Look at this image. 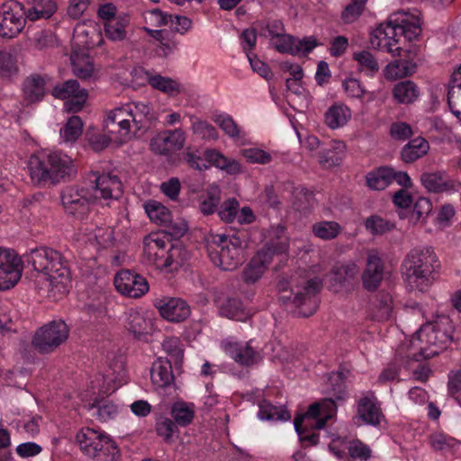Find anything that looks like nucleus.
I'll return each instance as SVG.
<instances>
[{
    "mask_svg": "<svg viewBox=\"0 0 461 461\" xmlns=\"http://www.w3.org/2000/svg\"><path fill=\"white\" fill-rule=\"evenodd\" d=\"M27 172L34 185L45 187L69 179L76 173V167L67 154L41 149L28 158Z\"/></svg>",
    "mask_w": 461,
    "mask_h": 461,
    "instance_id": "f257e3e1",
    "label": "nucleus"
},
{
    "mask_svg": "<svg viewBox=\"0 0 461 461\" xmlns=\"http://www.w3.org/2000/svg\"><path fill=\"white\" fill-rule=\"evenodd\" d=\"M152 119V109L146 102H131L108 112L104 120V131L110 140L122 144Z\"/></svg>",
    "mask_w": 461,
    "mask_h": 461,
    "instance_id": "f03ea898",
    "label": "nucleus"
},
{
    "mask_svg": "<svg viewBox=\"0 0 461 461\" xmlns=\"http://www.w3.org/2000/svg\"><path fill=\"white\" fill-rule=\"evenodd\" d=\"M28 262L48 282L50 295L59 297L68 292L71 273L68 261L60 252L50 248H38L31 251Z\"/></svg>",
    "mask_w": 461,
    "mask_h": 461,
    "instance_id": "7ed1b4c3",
    "label": "nucleus"
},
{
    "mask_svg": "<svg viewBox=\"0 0 461 461\" xmlns=\"http://www.w3.org/2000/svg\"><path fill=\"white\" fill-rule=\"evenodd\" d=\"M402 267L407 286L424 293L435 282L439 264L434 250L426 247L411 250L402 262Z\"/></svg>",
    "mask_w": 461,
    "mask_h": 461,
    "instance_id": "20e7f679",
    "label": "nucleus"
},
{
    "mask_svg": "<svg viewBox=\"0 0 461 461\" xmlns=\"http://www.w3.org/2000/svg\"><path fill=\"white\" fill-rule=\"evenodd\" d=\"M322 287V281L319 277L298 279L292 276L291 280L282 279L277 284L280 293L279 299L284 303H292L298 308V314L303 317L312 315L318 306V294Z\"/></svg>",
    "mask_w": 461,
    "mask_h": 461,
    "instance_id": "39448f33",
    "label": "nucleus"
},
{
    "mask_svg": "<svg viewBox=\"0 0 461 461\" xmlns=\"http://www.w3.org/2000/svg\"><path fill=\"white\" fill-rule=\"evenodd\" d=\"M449 323L447 317L441 316L433 322L424 324L411 339L408 357L421 361L433 357L444 350L451 335L445 327Z\"/></svg>",
    "mask_w": 461,
    "mask_h": 461,
    "instance_id": "423d86ee",
    "label": "nucleus"
},
{
    "mask_svg": "<svg viewBox=\"0 0 461 461\" xmlns=\"http://www.w3.org/2000/svg\"><path fill=\"white\" fill-rule=\"evenodd\" d=\"M249 239L247 231L229 236L217 234L208 246V256L212 264L224 271L237 269L245 260Z\"/></svg>",
    "mask_w": 461,
    "mask_h": 461,
    "instance_id": "0eeeda50",
    "label": "nucleus"
},
{
    "mask_svg": "<svg viewBox=\"0 0 461 461\" xmlns=\"http://www.w3.org/2000/svg\"><path fill=\"white\" fill-rule=\"evenodd\" d=\"M337 414V403L332 398H325L311 404L307 411L297 416L294 420V429L303 442L316 445L319 442V434L312 429H321L325 427L328 420Z\"/></svg>",
    "mask_w": 461,
    "mask_h": 461,
    "instance_id": "6e6552de",
    "label": "nucleus"
},
{
    "mask_svg": "<svg viewBox=\"0 0 461 461\" xmlns=\"http://www.w3.org/2000/svg\"><path fill=\"white\" fill-rule=\"evenodd\" d=\"M68 336L69 328L65 321H52L35 331L32 345L40 354H50L65 343Z\"/></svg>",
    "mask_w": 461,
    "mask_h": 461,
    "instance_id": "1a4fd4ad",
    "label": "nucleus"
},
{
    "mask_svg": "<svg viewBox=\"0 0 461 461\" xmlns=\"http://www.w3.org/2000/svg\"><path fill=\"white\" fill-rule=\"evenodd\" d=\"M24 6L16 0H8L0 6V36L14 38L24 28L26 22Z\"/></svg>",
    "mask_w": 461,
    "mask_h": 461,
    "instance_id": "9d476101",
    "label": "nucleus"
},
{
    "mask_svg": "<svg viewBox=\"0 0 461 461\" xmlns=\"http://www.w3.org/2000/svg\"><path fill=\"white\" fill-rule=\"evenodd\" d=\"M98 200L89 187L68 186L61 194L62 205L68 214L83 218L90 210V206Z\"/></svg>",
    "mask_w": 461,
    "mask_h": 461,
    "instance_id": "9b49d317",
    "label": "nucleus"
},
{
    "mask_svg": "<svg viewBox=\"0 0 461 461\" xmlns=\"http://www.w3.org/2000/svg\"><path fill=\"white\" fill-rule=\"evenodd\" d=\"M23 269V261L15 251L0 247V290L13 288L20 281Z\"/></svg>",
    "mask_w": 461,
    "mask_h": 461,
    "instance_id": "f8f14e48",
    "label": "nucleus"
},
{
    "mask_svg": "<svg viewBox=\"0 0 461 461\" xmlns=\"http://www.w3.org/2000/svg\"><path fill=\"white\" fill-rule=\"evenodd\" d=\"M270 44L279 53H287L293 56L307 55L319 45L313 36L299 39L285 32L276 38L270 39Z\"/></svg>",
    "mask_w": 461,
    "mask_h": 461,
    "instance_id": "ddd939ff",
    "label": "nucleus"
},
{
    "mask_svg": "<svg viewBox=\"0 0 461 461\" xmlns=\"http://www.w3.org/2000/svg\"><path fill=\"white\" fill-rule=\"evenodd\" d=\"M224 353L240 366H249L260 359L258 350L252 347V340L242 342L233 338H227L221 342Z\"/></svg>",
    "mask_w": 461,
    "mask_h": 461,
    "instance_id": "4468645a",
    "label": "nucleus"
},
{
    "mask_svg": "<svg viewBox=\"0 0 461 461\" xmlns=\"http://www.w3.org/2000/svg\"><path fill=\"white\" fill-rule=\"evenodd\" d=\"M54 97L66 100L64 109L67 112L77 113L80 111L88 96L87 91L81 88L77 80L69 79L53 88Z\"/></svg>",
    "mask_w": 461,
    "mask_h": 461,
    "instance_id": "2eb2a0df",
    "label": "nucleus"
},
{
    "mask_svg": "<svg viewBox=\"0 0 461 461\" xmlns=\"http://www.w3.org/2000/svg\"><path fill=\"white\" fill-rule=\"evenodd\" d=\"M399 41L398 32L391 23V17L375 29L370 37V43L374 49L391 53L393 56H401L402 48L398 46Z\"/></svg>",
    "mask_w": 461,
    "mask_h": 461,
    "instance_id": "dca6fc26",
    "label": "nucleus"
},
{
    "mask_svg": "<svg viewBox=\"0 0 461 461\" xmlns=\"http://www.w3.org/2000/svg\"><path fill=\"white\" fill-rule=\"evenodd\" d=\"M113 283L120 294L131 298H139L149 291L146 279L130 270L119 271L114 276Z\"/></svg>",
    "mask_w": 461,
    "mask_h": 461,
    "instance_id": "f3484780",
    "label": "nucleus"
},
{
    "mask_svg": "<svg viewBox=\"0 0 461 461\" xmlns=\"http://www.w3.org/2000/svg\"><path fill=\"white\" fill-rule=\"evenodd\" d=\"M185 143V133L181 129L167 130L155 136L150 141L151 150L159 155H169L180 150Z\"/></svg>",
    "mask_w": 461,
    "mask_h": 461,
    "instance_id": "a211bd4d",
    "label": "nucleus"
},
{
    "mask_svg": "<svg viewBox=\"0 0 461 461\" xmlns=\"http://www.w3.org/2000/svg\"><path fill=\"white\" fill-rule=\"evenodd\" d=\"M273 260L271 249H260L242 270L241 278L245 284L257 283L265 274Z\"/></svg>",
    "mask_w": 461,
    "mask_h": 461,
    "instance_id": "6ab92c4d",
    "label": "nucleus"
},
{
    "mask_svg": "<svg viewBox=\"0 0 461 461\" xmlns=\"http://www.w3.org/2000/svg\"><path fill=\"white\" fill-rule=\"evenodd\" d=\"M384 276V264L377 251L367 253L366 267L362 274V283L367 291H375L381 285Z\"/></svg>",
    "mask_w": 461,
    "mask_h": 461,
    "instance_id": "aec40b11",
    "label": "nucleus"
},
{
    "mask_svg": "<svg viewBox=\"0 0 461 461\" xmlns=\"http://www.w3.org/2000/svg\"><path fill=\"white\" fill-rule=\"evenodd\" d=\"M169 241L166 235L158 233L149 234L143 241V254L149 264L163 268V259L167 256V248Z\"/></svg>",
    "mask_w": 461,
    "mask_h": 461,
    "instance_id": "412c9836",
    "label": "nucleus"
},
{
    "mask_svg": "<svg viewBox=\"0 0 461 461\" xmlns=\"http://www.w3.org/2000/svg\"><path fill=\"white\" fill-rule=\"evenodd\" d=\"M95 185L89 187L98 199L116 200L122 194V184L120 178L112 174H103L95 179Z\"/></svg>",
    "mask_w": 461,
    "mask_h": 461,
    "instance_id": "4be33fe9",
    "label": "nucleus"
},
{
    "mask_svg": "<svg viewBox=\"0 0 461 461\" xmlns=\"http://www.w3.org/2000/svg\"><path fill=\"white\" fill-rule=\"evenodd\" d=\"M160 315L173 322L185 321L190 315V307L185 301L180 298H167L157 303Z\"/></svg>",
    "mask_w": 461,
    "mask_h": 461,
    "instance_id": "5701e85b",
    "label": "nucleus"
},
{
    "mask_svg": "<svg viewBox=\"0 0 461 461\" xmlns=\"http://www.w3.org/2000/svg\"><path fill=\"white\" fill-rule=\"evenodd\" d=\"M359 418L368 425H378L384 418L380 403L373 393L360 398L357 403Z\"/></svg>",
    "mask_w": 461,
    "mask_h": 461,
    "instance_id": "b1692460",
    "label": "nucleus"
},
{
    "mask_svg": "<svg viewBox=\"0 0 461 461\" xmlns=\"http://www.w3.org/2000/svg\"><path fill=\"white\" fill-rule=\"evenodd\" d=\"M391 23H393L398 37L403 36L408 41L416 39L420 33V24L419 18L409 15L406 13L399 12L392 14Z\"/></svg>",
    "mask_w": 461,
    "mask_h": 461,
    "instance_id": "393cba45",
    "label": "nucleus"
},
{
    "mask_svg": "<svg viewBox=\"0 0 461 461\" xmlns=\"http://www.w3.org/2000/svg\"><path fill=\"white\" fill-rule=\"evenodd\" d=\"M422 185L432 193H449L457 190L459 184L451 179L445 172L423 173L420 176Z\"/></svg>",
    "mask_w": 461,
    "mask_h": 461,
    "instance_id": "a878e982",
    "label": "nucleus"
},
{
    "mask_svg": "<svg viewBox=\"0 0 461 461\" xmlns=\"http://www.w3.org/2000/svg\"><path fill=\"white\" fill-rule=\"evenodd\" d=\"M126 329L137 339L148 335L152 330V322L143 312L130 309L126 312Z\"/></svg>",
    "mask_w": 461,
    "mask_h": 461,
    "instance_id": "bb28decb",
    "label": "nucleus"
},
{
    "mask_svg": "<svg viewBox=\"0 0 461 461\" xmlns=\"http://www.w3.org/2000/svg\"><path fill=\"white\" fill-rule=\"evenodd\" d=\"M359 268L354 262H348L333 267L331 270L330 284L335 291L348 285L357 276Z\"/></svg>",
    "mask_w": 461,
    "mask_h": 461,
    "instance_id": "cd10ccee",
    "label": "nucleus"
},
{
    "mask_svg": "<svg viewBox=\"0 0 461 461\" xmlns=\"http://www.w3.org/2000/svg\"><path fill=\"white\" fill-rule=\"evenodd\" d=\"M81 451L87 456H96L97 446H102L104 433L91 428H83L77 434Z\"/></svg>",
    "mask_w": 461,
    "mask_h": 461,
    "instance_id": "c85d7f7f",
    "label": "nucleus"
},
{
    "mask_svg": "<svg viewBox=\"0 0 461 461\" xmlns=\"http://www.w3.org/2000/svg\"><path fill=\"white\" fill-rule=\"evenodd\" d=\"M204 158L215 167L226 172L229 175L241 173L242 167L239 161L225 157L217 149H208L203 153Z\"/></svg>",
    "mask_w": 461,
    "mask_h": 461,
    "instance_id": "c756f323",
    "label": "nucleus"
},
{
    "mask_svg": "<svg viewBox=\"0 0 461 461\" xmlns=\"http://www.w3.org/2000/svg\"><path fill=\"white\" fill-rule=\"evenodd\" d=\"M150 378L153 384L158 388H165L174 380L171 363L162 357L153 362L150 369Z\"/></svg>",
    "mask_w": 461,
    "mask_h": 461,
    "instance_id": "7c9ffc66",
    "label": "nucleus"
},
{
    "mask_svg": "<svg viewBox=\"0 0 461 461\" xmlns=\"http://www.w3.org/2000/svg\"><path fill=\"white\" fill-rule=\"evenodd\" d=\"M130 16L125 14L117 15L113 20L104 23L105 36L112 41H122L127 39Z\"/></svg>",
    "mask_w": 461,
    "mask_h": 461,
    "instance_id": "2f4dec72",
    "label": "nucleus"
},
{
    "mask_svg": "<svg viewBox=\"0 0 461 461\" xmlns=\"http://www.w3.org/2000/svg\"><path fill=\"white\" fill-rule=\"evenodd\" d=\"M136 73H142L148 83L155 89L159 90L168 95H176L181 92V85L167 77L161 75H152L142 69L135 70Z\"/></svg>",
    "mask_w": 461,
    "mask_h": 461,
    "instance_id": "473e14b6",
    "label": "nucleus"
},
{
    "mask_svg": "<svg viewBox=\"0 0 461 461\" xmlns=\"http://www.w3.org/2000/svg\"><path fill=\"white\" fill-rule=\"evenodd\" d=\"M393 302L392 295L385 292L377 294L371 305L372 317L379 321L389 320L393 315Z\"/></svg>",
    "mask_w": 461,
    "mask_h": 461,
    "instance_id": "72a5a7b5",
    "label": "nucleus"
},
{
    "mask_svg": "<svg viewBox=\"0 0 461 461\" xmlns=\"http://www.w3.org/2000/svg\"><path fill=\"white\" fill-rule=\"evenodd\" d=\"M143 208L152 222L161 226L171 224L172 213L162 203L149 199L144 203Z\"/></svg>",
    "mask_w": 461,
    "mask_h": 461,
    "instance_id": "f704fd0d",
    "label": "nucleus"
},
{
    "mask_svg": "<svg viewBox=\"0 0 461 461\" xmlns=\"http://www.w3.org/2000/svg\"><path fill=\"white\" fill-rule=\"evenodd\" d=\"M45 79L44 77L33 75L27 77L23 83V94L25 101L33 104L42 100L45 95Z\"/></svg>",
    "mask_w": 461,
    "mask_h": 461,
    "instance_id": "c9c22d12",
    "label": "nucleus"
},
{
    "mask_svg": "<svg viewBox=\"0 0 461 461\" xmlns=\"http://www.w3.org/2000/svg\"><path fill=\"white\" fill-rule=\"evenodd\" d=\"M91 415L101 422L114 420L120 413V406L108 399L95 401L89 406Z\"/></svg>",
    "mask_w": 461,
    "mask_h": 461,
    "instance_id": "e433bc0d",
    "label": "nucleus"
},
{
    "mask_svg": "<svg viewBox=\"0 0 461 461\" xmlns=\"http://www.w3.org/2000/svg\"><path fill=\"white\" fill-rule=\"evenodd\" d=\"M29 5L31 6L25 11V15L31 21L49 19L57 11L54 0H30Z\"/></svg>",
    "mask_w": 461,
    "mask_h": 461,
    "instance_id": "4c0bfd02",
    "label": "nucleus"
},
{
    "mask_svg": "<svg viewBox=\"0 0 461 461\" xmlns=\"http://www.w3.org/2000/svg\"><path fill=\"white\" fill-rule=\"evenodd\" d=\"M267 239V244L261 249H271L273 255L275 253H283L288 248V239L285 233V228L283 225L272 226L267 230L266 235Z\"/></svg>",
    "mask_w": 461,
    "mask_h": 461,
    "instance_id": "58836bf2",
    "label": "nucleus"
},
{
    "mask_svg": "<svg viewBox=\"0 0 461 461\" xmlns=\"http://www.w3.org/2000/svg\"><path fill=\"white\" fill-rule=\"evenodd\" d=\"M350 118L351 111L343 104H335L325 113V123L332 130L345 126Z\"/></svg>",
    "mask_w": 461,
    "mask_h": 461,
    "instance_id": "ea45409f",
    "label": "nucleus"
},
{
    "mask_svg": "<svg viewBox=\"0 0 461 461\" xmlns=\"http://www.w3.org/2000/svg\"><path fill=\"white\" fill-rule=\"evenodd\" d=\"M258 417L261 420L287 421L291 419V414L284 406L273 405L270 402L264 400L259 403Z\"/></svg>",
    "mask_w": 461,
    "mask_h": 461,
    "instance_id": "a19ab883",
    "label": "nucleus"
},
{
    "mask_svg": "<svg viewBox=\"0 0 461 461\" xmlns=\"http://www.w3.org/2000/svg\"><path fill=\"white\" fill-rule=\"evenodd\" d=\"M429 142L422 137L410 140L402 149V158L406 163H412L428 153Z\"/></svg>",
    "mask_w": 461,
    "mask_h": 461,
    "instance_id": "79ce46f5",
    "label": "nucleus"
},
{
    "mask_svg": "<svg viewBox=\"0 0 461 461\" xmlns=\"http://www.w3.org/2000/svg\"><path fill=\"white\" fill-rule=\"evenodd\" d=\"M346 153V144L341 140H332L330 147L320 154L319 161L326 167L338 166Z\"/></svg>",
    "mask_w": 461,
    "mask_h": 461,
    "instance_id": "37998d69",
    "label": "nucleus"
},
{
    "mask_svg": "<svg viewBox=\"0 0 461 461\" xmlns=\"http://www.w3.org/2000/svg\"><path fill=\"white\" fill-rule=\"evenodd\" d=\"M170 415L176 426L185 427L194 418V405L183 401L176 402L171 406Z\"/></svg>",
    "mask_w": 461,
    "mask_h": 461,
    "instance_id": "c03bdc74",
    "label": "nucleus"
},
{
    "mask_svg": "<svg viewBox=\"0 0 461 461\" xmlns=\"http://www.w3.org/2000/svg\"><path fill=\"white\" fill-rule=\"evenodd\" d=\"M416 64L411 60L400 59L390 62L384 68V77L388 80H396L412 75Z\"/></svg>",
    "mask_w": 461,
    "mask_h": 461,
    "instance_id": "a18cd8bd",
    "label": "nucleus"
},
{
    "mask_svg": "<svg viewBox=\"0 0 461 461\" xmlns=\"http://www.w3.org/2000/svg\"><path fill=\"white\" fill-rule=\"evenodd\" d=\"M343 89L349 98L358 99L362 103L372 102L375 95L373 92H367L361 82L354 77H348L342 82Z\"/></svg>",
    "mask_w": 461,
    "mask_h": 461,
    "instance_id": "49530a36",
    "label": "nucleus"
},
{
    "mask_svg": "<svg viewBox=\"0 0 461 461\" xmlns=\"http://www.w3.org/2000/svg\"><path fill=\"white\" fill-rule=\"evenodd\" d=\"M420 90L415 83L410 80L396 84L393 89L394 99L401 104L413 103L419 96Z\"/></svg>",
    "mask_w": 461,
    "mask_h": 461,
    "instance_id": "de8ad7c7",
    "label": "nucleus"
},
{
    "mask_svg": "<svg viewBox=\"0 0 461 461\" xmlns=\"http://www.w3.org/2000/svg\"><path fill=\"white\" fill-rule=\"evenodd\" d=\"M341 230L342 227L340 224L334 221H321L315 222L312 226V231L314 236L323 240L337 238Z\"/></svg>",
    "mask_w": 461,
    "mask_h": 461,
    "instance_id": "09e8293b",
    "label": "nucleus"
},
{
    "mask_svg": "<svg viewBox=\"0 0 461 461\" xmlns=\"http://www.w3.org/2000/svg\"><path fill=\"white\" fill-rule=\"evenodd\" d=\"M392 168L382 167L367 174L366 185L373 190H384L391 184Z\"/></svg>",
    "mask_w": 461,
    "mask_h": 461,
    "instance_id": "8fccbe9b",
    "label": "nucleus"
},
{
    "mask_svg": "<svg viewBox=\"0 0 461 461\" xmlns=\"http://www.w3.org/2000/svg\"><path fill=\"white\" fill-rule=\"evenodd\" d=\"M448 105L452 113L461 111V65L452 75L451 85L447 94Z\"/></svg>",
    "mask_w": 461,
    "mask_h": 461,
    "instance_id": "3c124183",
    "label": "nucleus"
},
{
    "mask_svg": "<svg viewBox=\"0 0 461 461\" xmlns=\"http://www.w3.org/2000/svg\"><path fill=\"white\" fill-rule=\"evenodd\" d=\"M96 456H90L98 461H117L119 458V448L109 435L104 432L102 446H97Z\"/></svg>",
    "mask_w": 461,
    "mask_h": 461,
    "instance_id": "603ef678",
    "label": "nucleus"
},
{
    "mask_svg": "<svg viewBox=\"0 0 461 461\" xmlns=\"http://www.w3.org/2000/svg\"><path fill=\"white\" fill-rule=\"evenodd\" d=\"M353 59L357 61V68L368 77H373L379 70V64L372 53L366 50L357 51L353 54Z\"/></svg>",
    "mask_w": 461,
    "mask_h": 461,
    "instance_id": "864d4df0",
    "label": "nucleus"
},
{
    "mask_svg": "<svg viewBox=\"0 0 461 461\" xmlns=\"http://www.w3.org/2000/svg\"><path fill=\"white\" fill-rule=\"evenodd\" d=\"M71 64L74 74L82 79H87L94 73L93 62L89 56L73 53L71 55Z\"/></svg>",
    "mask_w": 461,
    "mask_h": 461,
    "instance_id": "5fc2aeb1",
    "label": "nucleus"
},
{
    "mask_svg": "<svg viewBox=\"0 0 461 461\" xmlns=\"http://www.w3.org/2000/svg\"><path fill=\"white\" fill-rule=\"evenodd\" d=\"M125 371L122 363L116 365V369L107 370L104 375V387L102 391L104 393H112L117 390L123 383Z\"/></svg>",
    "mask_w": 461,
    "mask_h": 461,
    "instance_id": "6e6d98bb",
    "label": "nucleus"
},
{
    "mask_svg": "<svg viewBox=\"0 0 461 461\" xmlns=\"http://www.w3.org/2000/svg\"><path fill=\"white\" fill-rule=\"evenodd\" d=\"M83 122L79 116L74 115L68 118L63 128L60 129V138L65 142H74L81 135Z\"/></svg>",
    "mask_w": 461,
    "mask_h": 461,
    "instance_id": "4d7b16f0",
    "label": "nucleus"
},
{
    "mask_svg": "<svg viewBox=\"0 0 461 461\" xmlns=\"http://www.w3.org/2000/svg\"><path fill=\"white\" fill-rule=\"evenodd\" d=\"M191 130L193 134L204 140H216L219 138V134L215 127L208 122L199 118H191Z\"/></svg>",
    "mask_w": 461,
    "mask_h": 461,
    "instance_id": "13d9d810",
    "label": "nucleus"
},
{
    "mask_svg": "<svg viewBox=\"0 0 461 461\" xmlns=\"http://www.w3.org/2000/svg\"><path fill=\"white\" fill-rule=\"evenodd\" d=\"M221 201V190L215 185H212L207 188L206 195L201 199L200 211L204 215L212 214L215 212Z\"/></svg>",
    "mask_w": 461,
    "mask_h": 461,
    "instance_id": "bf43d9fd",
    "label": "nucleus"
},
{
    "mask_svg": "<svg viewBox=\"0 0 461 461\" xmlns=\"http://www.w3.org/2000/svg\"><path fill=\"white\" fill-rule=\"evenodd\" d=\"M113 230L111 228H96L87 234V240L101 248H108L113 244Z\"/></svg>",
    "mask_w": 461,
    "mask_h": 461,
    "instance_id": "052dcab7",
    "label": "nucleus"
},
{
    "mask_svg": "<svg viewBox=\"0 0 461 461\" xmlns=\"http://www.w3.org/2000/svg\"><path fill=\"white\" fill-rule=\"evenodd\" d=\"M156 431L166 442L170 443L174 440L175 434L178 433V428L171 419L159 417L156 422Z\"/></svg>",
    "mask_w": 461,
    "mask_h": 461,
    "instance_id": "680f3d73",
    "label": "nucleus"
},
{
    "mask_svg": "<svg viewBox=\"0 0 461 461\" xmlns=\"http://www.w3.org/2000/svg\"><path fill=\"white\" fill-rule=\"evenodd\" d=\"M17 70L16 57L9 51H0V77H12L17 72Z\"/></svg>",
    "mask_w": 461,
    "mask_h": 461,
    "instance_id": "e2e57ef3",
    "label": "nucleus"
},
{
    "mask_svg": "<svg viewBox=\"0 0 461 461\" xmlns=\"http://www.w3.org/2000/svg\"><path fill=\"white\" fill-rule=\"evenodd\" d=\"M366 228L373 234H384L394 228V224L380 216L372 215L366 221Z\"/></svg>",
    "mask_w": 461,
    "mask_h": 461,
    "instance_id": "0e129e2a",
    "label": "nucleus"
},
{
    "mask_svg": "<svg viewBox=\"0 0 461 461\" xmlns=\"http://www.w3.org/2000/svg\"><path fill=\"white\" fill-rule=\"evenodd\" d=\"M241 155L249 163L266 165L272 161L269 152L258 148H248L241 150Z\"/></svg>",
    "mask_w": 461,
    "mask_h": 461,
    "instance_id": "69168bd1",
    "label": "nucleus"
},
{
    "mask_svg": "<svg viewBox=\"0 0 461 461\" xmlns=\"http://www.w3.org/2000/svg\"><path fill=\"white\" fill-rule=\"evenodd\" d=\"M215 123L231 139H238L240 136V130L231 116L220 114L214 118Z\"/></svg>",
    "mask_w": 461,
    "mask_h": 461,
    "instance_id": "338daca9",
    "label": "nucleus"
},
{
    "mask_svg": "<svg viewBox=\"0 0 461 461\" xmlns=\"http://www.w3.org/2000/svg\"><path fill=\"white\" fill-rule=\"evenodd\" d=\"M348 450L352 458L360 461H367L372 452L370 447L359 439L351 440L348 443Z\"/></svg>",
    "mask_w": 461,
    "mask_h": 461,
    "instance_id": "774afa93",
    "label": "nucleus"
}]
</instances>
